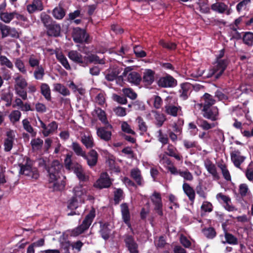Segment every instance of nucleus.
<instances>
[{
	"mask_svg": "<svg viewBox=\"0 0 253 253\" xmlns=\"http://www.w3.org/2000/svg\"><path fill=\"white\" fill-rule=\"evenodd\" d=\"M44 169L48 173V181L53 183L52 188L53 191H59L64 190L65 182L63 180H59L62 165L57 160H53L51 163L44 164Z\"/></svg>",
	"mask_w": 253,
	"mask_h": 253,
	"instance_id": "obj_1",
	"label": "nucleus"
},
{
	"mask_svg": "<svg viewBox=\"0 0 253 253\" xmlns=\"http://www.w3.org/2000/svg\"><path fill=\"white\" fill-rule=\"evenodd\" d=\"M95 216V209L92 208L89 213L85 216L83 220L82 223L74 229L72 231V234L74 236H78L80 234L84 233L89 227L93 219Z\"/></svg>",
	"mask_w": 253,
	"mask_h": 253,
	"instance_id": "obj_2",
	"label": "nucleus"
},
{
	"mask_svg": "<svg viewBox=\"0 0 253 253\" xmlns=\"http://www.w3.org/2000/svg\"><path fill=\"white\" fill-rule=\"evenodd\" d=\"M72 38L75 43H90L92 39L86 30L80 27L74 28L72 32Z\"/></svg>",
	"mask_w": 253,
	"mask_h": 253,
	"instance_id": "obj_3",
	"label": "nucleus"
},
{
	"mask_svg": "<svg viewBox=\"0 0 253 253\" xmlns=\"http://www.w3.org/2000/svg\"><path fill=\"white\" fill-rule=\"evenodd\" d=\"M215 65L212 68L209 70L207 75V78H211L213 76L216 79H219L223 74L229 64L228 60H219L215 62Z\"/></svg>",
	"mask_w": 253,
	"mask_h": 253,
	"instance_id": "obj_4",
	"label": "nucleus"
},
{
	"mask_svg": "<svg viewBox=\"0 0 253 253\" xmlns=\"http://www.w3.org/2000/svg\"><path fill=\"white\" fill-rule=\"evenodd\" d=\"M19 166L20 168V174H24L33 180H36L39 177L40 174L37 168L32 167L28 164V161L25 164H19Z\"/></svg>",
	"mask_w": 253,
	"mask_h": 253,
	"instance_id": "obj_5",
	"label": "nucleus"
},
{
	"mask_svg": "<svg viewBox=\"0 0 253 253\" xmlns=\"http://www.w3.org/2000/svg\"><path fill=\"white\" fill-rule=\"evenodd\" d=\"M157 84L160 87H174L177 85V81L172 76L167 74L165 76L160 77Z\"/></svg>",
	"mask_w": 253,
	"mask_h": 253,
	"instance_id": "obj_6",
	"label": "nucleus"
},
{
	"mask_svg": "<svg viewBox=\"0 0 253 253\" xmlns=\"http://www.w3.org/2000/svg\"><path fill=\"white\" fill-rule=\"evenodd\" d=\"M203 116L208 120L215 121L218 119L219 112L216 106L202 109Z\"/></svg>",
	"mask_w": 253,
	"mask_h": 253,
	"instance_id": "obj_7",
	"label": "nucleus"
},
{
	"mask_svg": "<svg viewBox=\"0 0 253 253\" xmlns=\"http://www.w3.org/2000/svg\"><path fill=\"white\" fill-rule=\"evenodd\" d=\"M151 200L154 205V210L158 215H163V203L161 194L157 192H154L151 197Z\"/></svg>",
	"mask_w": 253,
	"mask_h": 253,
	"instance_id": "obj_8",
	"label": "nucleus"
},
{
	"mask_svg": "<svg viewBox=\"0 0 253 253\" xmlns=\"http://www.w3.org/2000/svg\"><path fill=\"white\" fill-rule=\"evenodd\" d=\"M112 184L110 178L107 172L102 173L99 178L94 183V187L103 189L109 187Z\"/></svg>",
	"mask_w": 253,
	"mask_h": 253,
	"instance_id": "obj_9",
	"label": "nucleus"
},
{
	"mask_svg": "<svg viewBox=\"0 0 253 253\" xmlns=\"http://www.w3.org/2000/svg\"><path fill=\"white\" fill-rule=\"evenodd\" d=\"M99 233L101 237L105 240H108L111 235L112 228L110 223L108 222L99 221Z\"/></svg>",
	"mask_w": 253,
	"mask_h": 253,
	"instance_id": "obj_10",
	"label": "nucleus"
},
{
	"mask_svg": "<svg viewBox=\"0 0 253 253\" xmlns=\"http://www.w3.org/2000/svg\"><path fill=\"white\" fill-rule=\"evenodd\" d=\"M124 242L130 253H139L138 245L134 240L133 236L130 235H126Z\"/></svg>",
	"mask_w": 253,
	"mask_h": 253,
	"instance_id": "obj_11",
	"label": "nucleus"
},
{
	"mask_svg": "<svg viewBox=\"0 0 253 253\" xmlns=\"http://www.w3.org/2000/svg\"><path fill=\"white\" fill-rule=\"evenodd\" d=\"M68 57L75 63L79 65L85 67L86 63L84 60V56H83L81 53L76 50H71L68 52Z\"/></svg>",
	"mask_w": 253,
	"mask_h": 253,
	"instance_id": "obj_12",
	"label": "nucleus"
},
{
	"mask_svg": "<svg viewBox=\"0 0 253 253\" xmlns=\"http://www.w3.org/2000/svg\"><path fill=\"white\" fill-rule=\"evenodd\" d=\"M216 101L213 97L208 93H205L201 98V103L199 105L202 109L213 107Z\"/></svg>",
	"mask_w": 253,
	"mask_h": 253,
	"instance_id": "obj_13",
	"label": "nucleus"
},
{
	"mask_svg": "<svg viewBox=\"0 0 253 253\" xmlns=\"http://www.w3.org/2000/svg\"><path fill=\"white\" fill-rule=\"evenodd\" d=\"M111 129L112 126L108 124L106 127H100L97 129V135L102 140L105 141H109L112 136V132L110 130H107V128Z\"/></svg>",
	"mask_w": 253,
	"mask_h": 253,
	"instance_id": "obj_14",
	"label": "nucleus"
},
{
	"mask_svg": "<svg viewBox=\"0 0 253 253\" xmlns=\"http://www.w3.org/2000/svg\"><path fill=\"white\" fill-rule=\"evenodd\" d=\"M83 158L87 161V165L90 168H92L97 164L98 154L95 150L91 149L88 152L87 154L85 153V156H83Z\"/></svg>",
	"mask_w": 253,
	"mask_h": 253,
	"instance_id": "obj_15",
	"label": "nucleus"
},
{
	"mask_svg": "<svg viewBox=\"0 0 253 253\" xmlns=\"http://www.w3.org/2000/svg\"><path fill=\"white\" fill-rule=\"evenodd\" d=\"M155 72L152 69H147L143 72L142 81L145 86L151 85L155 81Z\"/></svg>",
	"mask_w": 253,
	"mask_h": 253,
	"instance_id": "obj_16",
	"label": "nucleus"
},
{
	"mask_svg": "<svg viewBox=\"0 0 253 253\" xmlns=\"http://www.w3.org/2000/svg\"><path fill=\"white\" fill-rule=\"evenodd\" d=\"M231 160L235 167L237 168H241V165L246 159L245 156L241 155V152L239 150H235L231 153Z\"/></svg>",
	"mask_w": 253,
	"mask_h": 253,
	"instance_id": "obj_17",
	"label": "nucleus"
},
{
	"mask_svg": "<svg viewBox=\"0 0 253 253\" xmlns=\"http://www.w3.org/2000/svg\"><path fill=\"white\" fill-rule=\"evenodd\" d=\"M204 166L209 173L215 179L218 180L220 176L217 171L216 166L210 160L207 159L204 163Z\"/></svg>",
	"mask_w": 253,
	"mask_h": 253,
	"instance_id": "obj_18",
	"label": "nucleus"
},
{
	"mask_svg": "<svg viewBox=\"0 0 253 253\" xmlns=\"http://www.w3.org/2000/svg\"><path fill=\"white\" fill-rule=\"evenodd\" d=\"M46 34L49 37H58L60 35V25L54 21L46 29Z\"/></svg>",
	"mask_w": 253,
	"mask_h": 253,
	"instance_id": "obj_19",
	"label": "nucleus"
},
{
	"mask_svg": "<svg viewBox=\"0 0 253 253\" xmlns=\"http://www.w3.org/2000/svg\"><path fill=\"white\" fill-rule=\"evenodd\" d=\"M74 195L73 197H75L76 199H79L80 202H84V196L86 195V190L84 188L83 185L79 184L75 186L73 190Z\"/></svg>",
	"mask_w": 253,
	"mask_h": 253,
	"instance_id": "obj_20",
	"label": "nucleus"
},
{
	"mask_svg": "<svg viewBox=\"0 0 253 253\" xmlns=\"http://www.w3.org/2000/svg\"><path fill=\"white\" fill-rule=\"evenodd\" d=\"M43 9V6L41 0H33L31 4L27 6V10L30 13H33L38 11H42Z\"/></svg>",
	"mask_w": 253,
	"mask_h": 253,
	"instance_id": "obj_21",
	"label": "nucleus"
},
{
	"mask_svg": "<svg viewBox=\"0 0 253 253\" xmlns=\"http://www.w3.org/2000/svg\"><path fill=\"white\" fill-rule=\"evenodd\" d=\"M182 189L184 193L188 197L189 200L193 203L195 199V191L194 189L186 182L183 183Z\"/></svg>",
	"mask_w": 253,
	"mask_h": 253,
	"instance_id": "obj_22",
	"label": "nucleus"
},
{
	"mask_svg": "<svg viewBox=\"0 0 253 253\" xmlns=\"http://www.w3.org/2000/svg\"><path fill=\"white\" fill-rule=\"evenodd\" d=\"M142 77L138 72L133 71L129 73L127 76V81L135 85L140 84Z\"/></svg>",
	"mask_w": 253,
	"mask_h": 253,
	"instance_id": "obj_23",
	"label": "nucleus"
},
{
	"mask_svg": "<svg viewBox=\"0 0 253 253\" xmlns=\"http://www.w3.org/2000/svg\"><path fill=\"white\" fill-rule=\"evenodd\" d=\"M81 141L86 149L92 148L95 145L93 138L91 135H83L81 137Z\"/></svg>",
	"mask_w": 253,
	"mask_h": 253,
	"instance_id": "obj_24",
	"label": "nucleus"
},
{
	"mask_svg": "<svg viewBox=\"0 0 253 253\" xmlns=\"http://www.w3.org/2000/svg\"><path fill=\"white\" fill-rule=\"evenodd\" d=\"M121 211L122 219L124 222L130 220V213L127 203H124L121 205Z\"/></svg>",
	"mask_w": 253,
	"mask_h": 253,
	"instance_id": "obj_25",
	"label": "nucleus"
},
{
	"mask_svg": "<svg viewBox=\"0 0 253 253\" xmlns=\"http://www.w3.org/2000/svg\"><path fill=\"white\" fill-rule=\"evenodd\" d=\"M211 9L219 13H224L228 9V5L224 2H217L211 6Z\"/></svg>",
	"mask_w": 253,
	"mask_h": 253,
	"instance_id": "obj_26",
	"label": "nucleus"
},
{
	"mask_svg": "<svg viewBox=\"0 0 253 253\" xmlns=\"http://www.w3.org/2000/svg\"><path fill=\"white\" fill-rule=\"evenodd\" d=\"M13 97V93L8 90L7 92H3L1 94L0 99L5 102V107H9L12 104Z\"/></svg>",
	"mask_w": 253,
	"mask_h": 253,
	"instance_id": "obj_27",
	"label": "nucleus"
},
{
	"mask_svg": "<svg viewBox=\"0 0 253 253\" xmlns=\"http://www.w3.org/2000/svg\"><path fill=\"white\" fill-rule=\"evenodd\" d=\"M224 238L225 240L221 241L223 244L227 243L232 245H236L238 244V238L228 232H225Z\"/></svg>",
	"mask_w": 253,
	"mask_h": 253,
	"instance_id": "obj_28",
	"label": "nucleus"
},
{
	"mask_svg": "<svg viewBox=\"0 0 253 253\" xmlns=\"http://www.w3.org/2000/svg\"><path fill=\"white\" fill-rule=\"evenodd\" d=\"M55 55L58 61L66 69L69 70L71 69V67L66 57L62 52H56Z\"/></svg>",
	"mask_w": 253,
	"mask_h": 253,
	"instance_id": "obj_29",
	"label": "nucleus"
},
{
	"mask_svg": "<svg viewBox=\"0 0 253 253\" xmlns=\"http://www.w3.org/2000/svg\"><path fill=\"white\" fill-rule=\"evenodd\" d=\"M131 177L135 181L137 184L139 186H142V177L141 175V172L138 169H133L130 171Z\"/></svg>",
	"mask_w": 253,
	"mask_h": 253,
	"instance_id": "obj_30",
	"label": "nucleus"
},
{
	"mask_svg": "<svg viewBox=\"0 0 253 253\" xmlns=\"http://www.w3.org/2000/svg\"><path fill=\"white\" fill-rule=\"evenodd\" d=\"M72 170L74 171L80 180L82 181H85L86 180V177L84 173L82 166L80 164L76 163L74 166Z\"/></svg>",
	"mask_w": 253,
	"mask_h": 253,
	"instance_id": "obj_31",
	"label": "nucleus"
},
{
	"mask_svg": "<svg viewBox=\"0 0 253 253\" xmlns=\"http://www.w3.org/2000/svg\"><path fill=\"white\" fill-rule=\"evenodd\" d=\"M166 113L173 117H176L179 110H181L180 106H175L173 105H167L165 106Z\"/></svg>",
	"mask_w": 253,
	"mask_h": 253,
	"instance_id": "obj_32",
	"label": "nucleus"
},
{
	"mask_svg": "<svg viewBox=\"0 0 253 253\" xmlns=\"http://www.w3.org/2000/svg\"><path fill=\"white\" fill-rule=\"evenodd\" d=\"M191 88V84L185 83L181 84V89L179 90L180 97L185 100L188 98V94Z\"/></svg>",
	"mask_w": 253,
	"mask_h": 253,
	"instance_id": "obj_33",
	"label": "nucleus"
},
{
	"mask_svg": "<svg viewBox=\"0 0 253 253\" xmlns=\"http://www.w3.org/2000/svg\"><path fill=\"white\" fill-rule=\"evenodd\" d=\"M196 124L205 130L211 129L215 126V123H209L207 121L204 119H198L196 121Z\"/></svg>",
	"mask_w": 253,
	"mask_h": 253,
	"instance_id": "obj_34",
	"label": "nucleus"
},
{
	"mask_svg": "<svg viewBox=\"0 0 253 253\" xmlns=\"http://www.w3.org/2000/svg\"><path fill=\"white\" fill-rule=\"evenodd\" d=\"M243 42L248 46L253 45V33L251 32H243Z\"/></svg>",
	"mask_w": 253,
	"mask_h": 253,
	"instance_id": "obj_35",
	"label": "nucleus"
},
{
	"mask_svg": "<svg viewBox=\"0 0 253 253\" xmlns=\"http://www.w3.org/2000/svg\"><path fill=\"white\" fill-rule=\"evenodd\" d=\"M42 94L47 101H50L51 99V91L49 85L45 83L42 84L41 86Z\"/></svg>",
	"mask_w": 253,
	"mask_h": 253,
	"instance_id": "obj_36",
	"label": "nucleus"
},
{
	"mask_svg": "<svg viewBox=\"0 0 253 253\" xmlns=\"http://www.w3.org/2000/svg\"><path fill=\"white\" fill-rule=\"evenodd\" d=\"M58 128V124L55 121H52L47 126V130L42 131V134L44 137L49 136L50 134L53 133Z\"/></svg>",
	"mask_w": 253,
	"mask_h": 253,
	"instance_id": "obj_37",
	"label": "nucleus"
},
{
	"mask_svg": "<svg viewBox=\"0 0 253 253\" xmlns=\"http://www.w3.org/2000/svg\"><path fill=\"white\" fill-rule=\"evenodd\" d=\"M43 140L40 138H34L31 140L30 144L33 151L40 150L43 145Z\"/></svg>",
	"mask_w": 253,
	"mask_h": 253,
	"instance_id": "obj_38",
	"label": "nucleus"
},
{
	"mask_svg": "<svg viewBox=\"0 0 253 253\" xmlns=\"http://www.w3.org/2000/svg\"><path fill=\"white\" fill-rule=\"evenodd\" d=\"M84 60L86 63V66L89 63H95L99 64H103L102 60H100L98 56L96 54H90L88 56H84Z\"/></svg>",
	"mask_w": 253,
	"mask_h": 253,
	"instance_id": "obj_39",
	"label": "nucleus"
},
{
	"mask_svg": "<svg viewBox=\"0 0 253 253\" xmlns=\"http://www.w3.org/2000/svg\"><path fill=\"white\" fill-rule=\"evenodd\" d=\"M218 167L220 169L223 177L227 181H231V177L227 166L223 163L218 164Z\"/></svg>",
	"mask_w": 253,
	"mask_h": 253,
	"instance_id": "obj_40",
	"label": "nucleus"
},
{
	"mask_svg": "<svg viewBox=\"0 0 253 253\" xmlns=\"http://www.w3.org/2000/svg\"><path fill=\"white\" fill-rule=\"evenodd\" d=\"M53 17L56 19H62L65 15V10L61 6L56 7L52 11Z\"/></svg>",
	"mask_w": 253,
	"mask_h": 253,
	"instance_id": "obj_41",
	"label": "nucleus"
},
{
	"mask_svg": "<svg viewBox=\"0 0 253 253\" xmlns=\"http://www.w3.org/2000/svg\"><path fill=\"white\" fill-rule=\"evenodd\" d=\"M71 148L77 156H82V157L85 156V152L83 150L82 147L78 142H72Z\"/></svg>",
	"mask_w": 253,
	"mask_h": 253,
	"instance_id": "obj_42",
	"label": "nucleus"
},
{
	"mask_svg": "<svg viewBox=\"0 0 253 253\" xmlns=\"http://www.w3.org/2000/svg\"><path fill=\"white\" fill-rule=\"evenodd\" d=\"M15 81L16 83L15 87H16L17 88L25 89L28 85V83L26 80L21 75H19L15 78Z\"/></svg>",
	"mask_w": 253,
	"mask_h": 253,
	"instance_id": "obj_43",
	"label": "nucleus"
},
{
	"mask_svg": "<svg viewBox=\"0 0 253 253\" xmlns=\"http://www.w3.org/2000/svg\"><path fill=\"white\" fill-rule=\"evenodd\" d=\"M239 193L241 198L243 199L246 196L251 194V192L247 184L242 183L239 185Z\"/></svg>",
	"mask_w": 253,
	"mask_h": 253,
	"instance_id": "obj_44",
	"label": "nucleus"
},
{
	"mask_svg": "<svg viewBox=\"0 0 253 253\" xmlns=\"http://www.w3.org/2000/svg\"><path fill=\"white\" fill-rule=\"evenodd\" d=\"M41 19L46 29L54 22L52 18L45 12L41 14Z\"/></svg>",
	"mask_w": 253,
	"mask_h": 253,
	"instance_id": "obj_45",
	"label": "nucleus"
},
{
	"mask_svg": "<svg viewBox=\"0 0 253 253\" xmlns=\"http://www.w3.org/2000/svg\"><path fill=\"white\" fill-rule=\"evenodd\" d=\"M204 235L208 239H212L216 235V232L213 227L205 228L202 230Z\"/></svg>",
	"mask_w": 253,
	"mask_h": 253,
	"instance_id": "obj_46",
	"label": "nucleus"
},
{
	"mask_svg": "<svg viewBox=\"0 0 253 253\" xmlns=\"http://www.w3.org/2000/svg\"><path fill=\"white\" fill-rule=\"evenodd\" d=\"M22 124L24 129L30 133L32 137H35L36 136L37 132L34 131L33 127L30 125L29 121L27 119L23 120Z\"/></svg>",
	"mask_w": 253,
	"mask_h": 253,
	"instance_id": "obj_47",
	"label": "nucleus"
},
{
	"mask_svg": "<svg viewBox=\"0 0 253 253\" xmlns=\"http://www.w3.org/2000/svg\"><path fill=\"white\" fill-rule=\"evenodd\" d=\"M124 192L121 188L117 189L114 192V201L115 205H118L123 199Z\"/></svg>",
	"mask_w": 253,
	"mask_h": 253,
	"instance_id": "obj_48",
	"label": "nucleus"
},
{
	"mask_svg": "<svg viewBox=\"0 0 253 253\" xmlns=\"http://www.w3.org/2000/svg\"><path fill=\"white\" fill-rule=\"evenodd\" d=\"M167 150L168 152L167 154L168 155L174 157L177 160L179 161L181 160V157L179 155L176 154V148H175L172 144H169Z\"/></svg>",
	"mask_w": 253,
	"mask_h": 253,
	"instance_id": "obj_49",
	"label": "nucleus"
},
{
	"mask_svg": "<svg viewBox=\"0 0 253 253\" xmlns=\"http://www.w3.org/2000/svg\"><path fill=\"white\" fill-rule=\"evenodd\" d=\"M15 65L21 73L23 74H26L27 73V70L25 68L24 63L20 58H17L15 59Z\"/></svg>",
	"mask_w": 253,
	"mask_h": 253,
	"instance_id": "obj_50",
	"label": "nucleus"
},
{
	"mask_svg": "<svg viewBox=\"0 0 253 253\" xmlns=\"http://www.w3.org/2000/svg\"><path fill=\"white\" fill-rule=\"evenodd\" d=\"M0 64L1 66H5L11 70L13 68V63L4 55H0Z\"/></svg>",
	"mask_w": 253,
	"mask_h": 253,
	"instance_id": "obj_51",
	"label": "nucleus"
},
{
	"mask_svg": "<svg viewBox=\"0 0 253 253\" xmlns=\"http://www.w3.org/2000/svg\"><path fill=\"white\" fill-rule=\"evenodd\" d=\"M136 121L138 123L139 130L142 133L146 132L147 130L148 127L143 119L141 117L138 116L136 119Z\"/></svg>",
	"mask_w": 253,
	"mask_h": 253,
	"instance_id": "obj_52",
	"label": "nucleus"
},
{
	"mask_svg": "<svg viewBox=\"0 0 253 253\" xmlns=\"http://www.w3.org/2000/svg\"><path fill=\"white\" fill-rule=\"evenodd\" d=\"M96 113L97 114V117L99 120L105 124H109L107 121L106 113L104 111L102 110L101 108H98L95 109Z\"/></svg>",
	"mask_w": 253,
	"mask_h": 253,
	"instance_id": "obj_53",
	"label": "nucleus"
},
{
	"mask_svg": "<svg viewBox=\"0 0 253 253\" xmlns=\"http://www.w3.org/2000/svg\"><path fill=\"white\" fill-rule=\"evenodd\" d=\"M21 116V112L18 110L12 111L9 115V118L10 122L15 123L18 122Z\"/></svg>",
	"mask_w": 253,
	"mask_h": 253,
	"instance_id": "obj_54",
	"label": "nucleus"
},
{
	"mask_svg": "<svg viewBox=\"0 0 253 253\" xmlns=\"http://www.w3.org/2000/svg\"><path fill=\"white\" fill-rule=\"evenodd\" d=\"M13 12H5L0 14V19L5 23H9L13 19Z\"/></svg>",
	"mask_w": 253,
	"mask_h": 253,
	"instance_id": "obj_55",
	"label": "nucleus"
},
{
	"mask_svg": "<svg viewBox=\"0 0 253 253\" xmlns=\"http://www.w3.org/2000/svg\"><path fill=\"white\" fill-rule=\"evenodd\" d=\"M133 52L136 57L138 58H143L146 56V52L142 50V47L140 45H135L133 47Z\"/></svg>",
	"mask_w": 253,
	"mask_h": 253,
	"instance_id": "obj_56",
	"label": "nucleus"
},
{
	"mask_svg": "<svg viewBox=\"0 0 253 253\" xmlns=\"http://www.w3.org/2000/svg\"><path fill=\"white\" fill-rule=\"evenodd\" d=\"M159 44L163 47L169 50H175L176 48V44L174 42H167L164 40H160Z\"/></svg>",
	"mask_w": 253,
	"mask_h": 253,
	"instance_id": "obj_57",
	"label": "nucleus"
},
{
	"mask_svg": "<svg viewBox=\"0 0 253 253\" xmlns=\"http://www.w3.org/2000/svg\"><path fill=\"white\" fill-rule=\"evenodd\" d=\"M183 144L186 149H189L193 148H197L199 146L198 142L196 141H190L188 139H184L183 141Z\"/></svg>",
	"mask_w": 253,
	"mask_h": 253,
	"instance_id": "obj_58",
	"label": "nucleus"
},
{
	"mask_svg": "<svg viewBox=\"0 0 253 253\" xmlns=\"http://www.w3.org/2000/svg\"><path fill=\"white\" fill-rule=\"evenodd\" d=\"M44 75V70L42 66H38L34 72V77L37 80H42Z\"/></svg>",
	"mask_w": 253,
	"mask_h": 253,
	"instance_id": "obj_59",
	"label": "nucleus"
},
{
	"mask_svg": "<svg viewBox=\"0 0 253 253\" xmlns=\"http://www.w3.org/2000/svg\"><path fill=\"white\" fill-rule=\"evenodd\" d=\"M120 71L119 69L113 70L110 73L107 74L105 76V79L108 81H113L118 77Z\"/></svg>",
	"mask_w": 253,
	"mask_h": 253,
	"instance_id": "obj_60",
	"label": "nucleus"
},
{
	"mask_svg": "<svg viewBox=\"0 0 253 253\" xmlns=\"http://www.w3.org/2000/svg\"><path fill=\"white\" fill-rule=\"evenodd\" d=\"M123 92L126 96L131 99H135L137 97V94L130 88H125L123 89Z\"/></svg>",
	"mask_w": 253,
	"mask_h": 253,
	"instance_id": "obj_61",
	"label": "nucleus"
},
{
	"mask_svg": "<svg viewBox=\"0 0 253 253\" xmlns=\"http://www.w3.org/2000/svg\"><path fill=\"white\" fill-rule=\"evenodd\" d=\"M76 164L72 162L71 156L69 154L66 155L64 160V165L66 169L68 170H73L74 166Z\"/></svg>",
	"mask_w": 253,
	"mask_h": 253,
	"instance_id": "obj_62",
	"label": "nucleus"
},
{
	"mask_svg": "<svg viewBox=\"0 0 253 253\" xmlns=\"http://www.w3.org/2000/svg\"><path fill=\"white\" fill-rule=\"evenodd\" d=\"M201 209L204 212H211L213 211V206L210 202L204 201L201 206Z\"/></svg>",
	"mask_w": 253,
	"mask_h": 253,
	"instance_id": "obj_63",
	"label": "nucleus"
},
{
	"mask_svg": "<svg viewBox=\"0 0 253 253\" xmlns=\"http://www.w3.org/2000/svg\"><path fill=\"white\" fill-rule=\"evenodd\" d=\"M71 246L70 241L62 242L60 243V251L62 253H70L69 249Z\"/></svg>",
	"mask_w": 253,
	"mask_h": 253,
	"instance_id": "obj_64",
	"label": "nucleus"
}]
</instances>
